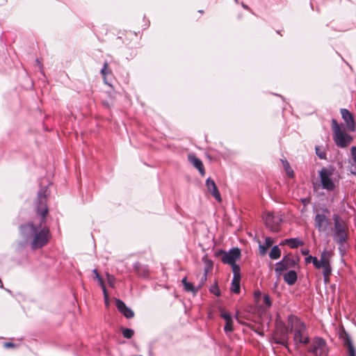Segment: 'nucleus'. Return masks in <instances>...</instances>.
I'll list each match as a JSON object with an SVG mask.
<instances>
[{"label": "nucleus", "mask_w": 356, "mask_h": 356, "mask_svg": "<svg viewBox=\"0 0 356 356\" xmlns=\"http://www.w3.org/2000/svg\"><path fill=\"white\" fill-rule=\"evenodd\" d=\"M33 210L35 213L33 220L21 225L19 227V234L25 243L31 240V248L37 250L45 246L51 238L49 227L47 225L49 211L47 188H42L38 191L33 203Z\"/></svg>", "instance_id": "f257e3e1"}, {"label": "nucleus", "mask_w": 356, "mask_h": 356, "mask_svg": "<svg viewBox=\"0 0 356 356\" xmlns=\"http://www.w3.org/2000/svg\"><path fill=\"white\" fill-rule=\"evenodd\" d=\"M288 324L290 331L293 333V341L296 348H299L300 345H307L309 343L306 325L298 316H289Z\"/></svg>", "instance_id": "f03ea898"}, {"label": "nucleus", "mask_w": 356, "mask_h": 356, "mask_svg": "<svg viewBox=\"0 0 356 356\" xmlns=\"http://www.w3.org/2000/svg\"><path fill=\"white\" fill-rule=\"evenodd\" d=\"M331 127L333 131V140L337 147L346 148L353 143V138L341 129L335 119L332 120Z\"/></svg>", "instance_id": "7ed1b4c3"}, {"label": "nucleus", "mask_w": 356, "mask_h": 356, "mask_svg": "<svg viewBox=\"0 0 356 356\" xmlns=\"http://www.w3.org/2000/svg\"><path fill=\"white\" fill-rule=\"evenodd\" d=\"M334 220V238L337 243L343 245L348 239V228L338 214L332 216Z\"/></svg>", "instance_id": "20e7f679"}, {"label": "nucleus", "mask_w": 356, "mask_h": 356, "mask_svg": "<svg viewBox=\"0 0 356 356\" xmlns=\"http://www.w3.org/2000/svg\"><path fill=\"white\" fill-rule=\"evenodd\" d=\"M289 327L282 321H277L276 327L273 334L275 343L281 344L289 349Z\"/></svg>", "instance_id": "39448f33"}, {"label": "nucleus", "mask_w": 356, "mask_h": 356, "mask_svg": "<svg viewBox=\"0 0 356 356\" xmlns=\"http://www.w3.org/2000/svg\"><path fill=\"white\" fill-rule=\"evenodd\" d=\"M299 259L298 256H295L292 253H288L280 261L276 264L275 268L276 274L280 276L282 274L283 271L295 267L298 264Z\"/></svg>", "instance_id": "423d86ee"}, {"label": "nucleus", "mask_w": 356, "mask_h": 356, "mask_svg": "<svg viewBox=\"0 0 356 356\" xmlns=\"http://www.w3.org/2000/svg\"><path fill=\"white\" fill-rule=\"evenodd\" d=\"M330 213L328 209H322L321 212H317L314 218V226L320 232H327L330 225V220L328 215Z\"/></svg>", "instance_id": "0eeeda50"}, {"label": "nucleus", "mask_w": 356, "mask_h": 356, "mask_svg": "<svg viewBox=\"0 0 356 356\" xmlns=\"http://www.w3.org/2000/svg\"><path fill=\"white\" fill-rule=\"evenodd\" d=\"M308 352L313 353L315 356H327L329 349L325 339L315 337Z\"/></svg>", "instance_id": "6e6552de"}, {"label": "nucleus", "mask_w": 356, "mask_h": 356, "mask_svg": "<svg viewBox=\"0 0 356 356\" xmlns=\"http://www.w3.org/2000/svg\"><path fill=\"white\" fill-rule=\"evenodd\" d=\"M241 256V250L238 248H233L229 252L220 250L216 252V257L220 258L222 262L227 264H231L236 262Z\"/></svg>", "instance_id": "1a4fd4ad"}, {"label": "nucleus", "mask_w": 356, "mask_h": 356, "mask_svg": "<svg viewBox=\"0 0 356 356\" xmlns=\"http://www.w3.org/2000/svg\"><path fill=\"white\" fill-rule=\"evenodd\" d=\"M332 254L330 251L325 250L321 254V258L318 261V268L316 269L323 268V274H332V267L330 265V259Z\"/></svg>", "instance_id": "9d476101"}, {"label": "nucleus", "mask_w": 356, "mask_h": 356, "mask_svg": "<svg viewBox=\"0 0 356 356\" xmlns=\"http://www.w3.org/2000/svg\"><path fill=\"white\" fill-rule=\"evenodd\" d=\"M339 336L341 339L343 341V346L347 349L348 356H356V350L353 346L350 338L343 327L339 331Z\"/></svg>", "instance_id": "9b49d317"}, {"label": "nucleus", "mask_w": 356, "mask_h": 356, "mask_svg": "<svg viewBox=\"0 0 356 356\" xmlns=\"http://www.w3.org/2000/svg\"><path fill=\"white\" fill-rule=\"evenodd\" d=\"M265 224L272 232H277L280 229L281 218L274 213H268L265 218Z\"/></svg>", "instance_id": "f8f14e48"}, {"label": "nucleus", "mask_w": 356, "mask_h": 356, "mask_svg": "<svg viewBox=\"0 0 356 356\" xmlns=\"http://www.w3.org/2000/svg\"><path fill=\"white\" fill-rule=\"evenodd\" d=\"M330 175L331 174L325 168L322 169L319 172L323 188L332 191L335 188V184L330 178Z\"/></svg>", "instance_id": "ddd939ff"}, {"label": "nucleus", "mask_w": 356, "mask_h": 356, "mask_svg": "<svg viewBox=\"0 0 356 356\" xmlns=\"http://www.w3.org/2000/svg\"><path fill=\"white\" fill-rule=\"evenodd\" d=\"M340 113L346 123L347 129L350 132H354L356 129V125L353 114L346 108H341Z\"/></svg>", "instance_id": "4468645a"}, {"label": "nucleus", "mask_w": 356, "mask_h": 356, "mask_svg": "<svg viewBox=\"0 0 356 356\" xmlns=\"http://www.w3.org/2000/svg\"><path fill=\"white\" fill-rule=\"evenodd\" d=\"M115 304L118 310L127 318H131L134 316V312L128 307L125 303L120 300L115 299Z\"/></svg>", "instance_id": "2eb2a0df"}, {"label": "nucleus", "mask_w": 356, "mask_h": 356, "mask_svg": "<svg viewBox=\"0 0 356 356\" xmlns=\"http://www.w3.org/2000/svg\"><path fill=\"white\" fill-rule=\"evenodd\" d=\"M206 185L208 190L211 192L213 197L218 202H221L220 194L218 190L215 181L211 178H208L206 181Z\"/></svg>", "instance_id": "dca6fc26"}, {"label": "nucleus", "mask_w": 356, "mask_h": 356, "mask_svg": "<svg viewBox=\"0 0 356 356\" xmlns=\"http://www.w3.org/2000/svg\"><path fill=\"white\" fill-rule=\"evenodd\" d=\"M181 282L184 285V290L187 292L193 293V294H196L202 287V284H199L197 287H195L192 283L187 282V277H186L182 279Z\"/></svg>", "instance_id": "f3484780"}, {"label": "nucleus", "mask_w": 356, "mask_h": 356, "mask_svg": "<svg viewBox=\"0 0 356 356\" xmlns=\"http://www.w3.org/2000/svg\"><path fill=\"white\" fill-rule=\"evenodd\" d=\"M189 160L195 168L198 169L200 174L204 176L205 175V170L204 168L203 163L200 159L195 156H190Z\"/></svg>", "instance_id": "a211bd4d"}, {"label": "nucleus", "mask_w": 356, "mask_h": 356, "mask_svg": "<svg viewBox=\"0 0 356 356\" xmlns=\"http://www.w3.org/2000/svg\"><path fill=\"white\" fill-rule=\"evenodd\" d=\"M284 280L289 285H293L298 279L297 273L295 270H289L284 275Z\"/></svg>", "instance_id": "6ab92c4d"}, {"label": "nucleus", "mask_w": 356, "mask_h": 356, "mask_svg": "<svg viewBox=\"0 0 356 356\" xmlns=\"http://www.w3.org/2000/svg\"><path fill=\"white\" fill-rule=\"evenodd\" d=\"M240 281L241 277H233L232 281L231 291L234 293H240Z\"/></svg>", "instance_id": "aec40b11"}, {"label": "nucleus", "mask_w": 356, "mask_h": 356, "mask_svg": "<svg viewBox=\"0 0 356 356\" xmlns=\"http://www.w3.org/2000/svg\"><path fill=\"white\" fill-rule=\"evenodd\" d=\"M101 74L103 76L104 81L105 83L108 84L106 80V76L112 74V70L110 69L108 63L105 62L103 68L101 70Z\"/></svg>", "instance_id": "412c9836"}, {"label": "nucleus", "mask_w": 356, "mask_h": 356, "mask_svg": "<svg viewBox=\"0 0 356 356\" xmlns=\"http://www.w3.org/2000/svg\"><path fill=\"white\" fill-rule=\"evenodd\" d=\"M280 256L281 250L280 249V248L277 245L273 246L269 253L270 258L275 260L279 259Z\"/></svg>", "instance_id": "4be33fe9"}, {"label": "nucleus", "mask_w": 356, "mask_h": 356, "mask_svg": "<svg viewBox=\"0 0 356 356\" xmlns=\"http://www.w3.org/2000/svg\"><path fill=\"white\" fill-rule=\"evenodd\" d=\"M286 243H289V245L291 248H296L303 245V242L297 238H287Z\"/></svg>", "instance_id": "5701e85b"}, {"label": "nucleus", "mask_w": 356, "mask_h": 356, "mask_svg": "<svg viewBox=\"0 0 356 356\" xmlns=\"http://www.w3.org/2000/svg\"><path fill=\"white\" fill-rule=\"evenodd\" d=\"M284 168L286 171V175L291 177L293 178L294 177V172L291 169L289 163L287 161H282Z\"/></svg>", "instance_id": "b1692460"}, {"label": "nucleus", "mask_w": 356, "mask_h": 356, "mask_svg": "<svg viewBox=\"0 0 356 356\" xmlns=\"http://www.w3.org/2000/svg\"><path fill=\"white\" fill-rule=\"evenodd\" d=\"M318 261L319 260L315 257L308 256L305 258V262L307 264L312 262L315 268H318Z\"/></svg>", "instance_id": "393cba45"}, {"label": "nucleus", "mask_w": 356, "mask_h": 356, "mask_svg": "<svg viewBox=\"0 0 356 356\" xmlns=\"http://www.w3.org/2000/svg\"><path fill=\"white\" fill-rule=\"evenodd\" d=\"M232 268V272L234 273V277H241L240 273V267L236 262L230 264Z\"/></svg>", "instance_id": "a878e982"}, {"label": "nucleus", "mask_w": 356, "mask_h": 356, "mask_svg": "<svg viewBox=\"0 0 356 356\" xmlns=\"http://www.w3.org/2000/svg\"><path fill=\"white\" fill-rule=\"evenodd\" d=\"M134 334V331L129 328H124L122 329V334L126 339H131Z\"/></svg>", "instance_id": "bb28decb"}, {"label": "nucleus", "mask_w": 356, "mask_h": 356, "mask_svg": "<svg viewBox=\"0 0 356 356\" xmlns=\"http://www.w3.org/2000/svg\"><path fill=\"white\" fill-rule=\"evenodd\" d=\"M93 273L95 275V278L98 280L99 284L101 286L102 289L106 288L104 282L100 275L98 273L97 269L93 270Z\"/></svg>", "instance_id": "cd10ccee"}, {"label": "nucleus", "mask_w": 356, "mask_h": 356, "mask_svg": "<svg viewBox=\"0 0 356 356\" xmlns=\"http://www.w3.org/2000/svg\"><path fill=\"white\" fill-rule=\"evenodd\" d=\"M233 320L225 322V325L224 327V331L225 332H231L233 331Z\"/></svg>", "instance_id": "c85d7f7f"}, {"label": "nucleus", "mask_w": 356, "mask_h": 356, "mask_svg": "<svg viewBox=\"0 0 356 356\" xmlns=\"http://www.w3.org/2000/svg\"><path fill=\"white\" fill-rule=\"evenodd\" d=\"M209 291H210L211 293L215 294L217 296H220V289L218 288L217 282H216L215 284L210 288Z\"/></svg>", "instance_id": "c756f323"}, {"label": "nucleus", "mask_w": 356, "mask_h": 356, "mask_svg": "<svg viewBox=\"0 0 356 356\" xmlns=\"http://www.w3.org/2000/svg\"><path fill=\"white\" fill-rule=\"evenodd\" d=\"M115 277L113 275L110 274H107V281L111 287H114L115 286Z\"/></svg>", "instance_id": "7c9ffc66"}, {"label": "nucleus", "mask_w": 356, "mask_h": 356, "mask_svg": "<svg viewBox=\"0 0 356 356\" xmlns=\"http://www.w3.org/2000/svg\"><path fill=\"white\" fill-rule=\"evenodd\" d=\"M220 316L222 318H224V320L226 321H229L231 320H232V318L230 315L229 313L227 312H221L220 314Z\"/></svg>", "instance_id": "2f4dec72"}, {"label": "nucleus", "mask_w": 356, "mask_h": 356, "mask_svg": "<svg viewBox=\"0 0 356 356\" xmlns=\"http://www.w3.org/2000/svg\"><path fill=\"white\" fill-rule=\"evenodd\" d=\"M349 170L353 175H356V162H350Z\"/></svg>", "instance_id": "473e14b6"}, {"label": "nucleus", "mask_w": 356, "mask_h": 356, "mask_svg": "<svg viewBox=\"0 0 356 356\" xmlns=\"http://www.w3.org/2000/svg\"><path fill=\"white\" fill-rule=\"evenodd\" d=\"M350 154L353 161L356 162V146H353L350 148Z\"/></svg>", "instance_id": "72a5a7b5"}, {"label": "nucleus", "mask_w": 356, "mask_h": 356, "mask_svg": "<svg viewBox=\"0 0 356 356\" xmlns=\"http://www.w3.org/2000/svg\"><path fill=\"white\" fill-rule=\"evenodd\" d=\"M268 248H267V246H266L264 245H259V252H260V254L261 255H265L266 254Z\"/></svg>", "instance_id": "f704fd0d"}, {"label": "nucleus", "mask_w": 356, "mask_h": 356, "mask_svg": "<svg viewBox=\"0 0 356 356\" xmlns=\"http://www.w3.org/2000/svg\"><path fill=\"white\" fill-rule=\"evenodd\" d=\"M103 291V293H104V300H105V304L106 306H108V293L107 292V290L106 288H104V289H102Z\"/></svg>", "instance_id": "c9c22d12"}, {"label": "nucleus", "mask_w": 356, "mask_h": 356, "mask_svg": "<svg viewBox=\"0 0 356 356\" xmlns=\"http://www.w3.org/2000/svg\"><path fill=\"white\" fill-rule=\"evenodd\" d=\"M265 243H266L265 245L267 246V248H270L273 243V238L270 237H266L265 238Z\"/></svg>", "instance_id": "e433bc0d"}, {"label": "nucleus", "mask_w": 356, "mask_h": 356, "mask_svg": "<svg viewBox=\"0 0 356 356\" xmlns=\"http://www.w3.org/2000/svg\"><path fill=\"white\" fill-rule=\"evenodd\" d=\"M316 152L320 159H325V153L320 152V149L318 147L316 148Z\"/></svg>", "instance_id": "4c0bfd02"}, {"label": "nucleus", "mask_w": 356, "mask_h": 356, "mask_svg": "<svg viewBox=\"0 0 356 356\" xmlns=\"http://www.w3.org/2000/svg\"><path fill=\"white\" fill-rule=\"evenodd\" d=\"M330 275H331V274H324L323 275L324 282L325 284H327L328 283H330Z\"/></svg>", "instance_id": "58836bf2"}, {"label": "nucleus", "mask_w": 356, "mask_h": 356, "mask_svg": "<svg viewBox=\"0 0 356 356\" xmlns=\"http://www.w3.org/2000/svg\"><path fill=\"white\" fill-rule=\"evenodd\" d=\"M264 302L266 305L270 306L271 305V301L268 296L266 295L264 296Z\"/></svg>", "instance_id": "ea45409f"}, {"label": "nucleus", "mask_w": 356, "mask_h": 356, "mask_svg": "<svg viewBox=\"0 0 356 356\" xmlns=\"http://www.w3.org/2000/svg\"><path fill=\"white\" fill-rule=\"evenodd\" d=\"M4 346L6 348H13L15 347V344L11 342H6L4 343Z\"/></svg>", "instance_id": "a19ab883"}, {"label": "nucleus", "mask_w": 356, "mask_h": 356, "mask_svg": "<svg viewBox=\"0 0 356 356\" xmlns=\"http://www.w3.org/2000/svg\"><path fill=\"white\" fill-rule=\"evenodd\" d=\"M206 280H207V273H205L202 275V277L201 278V283L200 284H202V286Z\"/></svg>", "instance_id": "79ce46f5"}, {"label": "nucleus", "mask_w": 356, "mask_h": 356, "mask_svg": "<svg viewBox=\"0 0 356 356\" xmlns=\"http://www.w3.org/2000/svg\"><path fill=\"white\" fill-rule=\"evenodd\" d=\"M309 250H302V254L304 255H307L309 254Z\"/></svg>", "instance_id": "37998d69"}, {"label": "nucleus", "mask_w": 356, "mask_h": 356, "mask_svg": "<svg viewBox=\"0 0 356 356\" xmlns=\"http://www.w3.org/2000/svg\"><path fill=\"white\" fill-rule=\"evenodd\" d=\"M280 245H289V243H286V239H285L284 241H282Z\"/></svg>", "instance_id": "c03bdc74"}, {"label": "nucleus", "mask_w": 356, "mask_h": 356, "mask_svg": "<svg viewBox=\"0 0 356 356\" xmlns=\"http://www.w3.org/2000/svg\"><path fill=\"white\" fill-rule=\"evenodd\" d=\"M243 6L245 8V9H249L248 6H245V5H243Z\"/></svg>", "instance_id": "a18cd8bd"}]
</instances>
